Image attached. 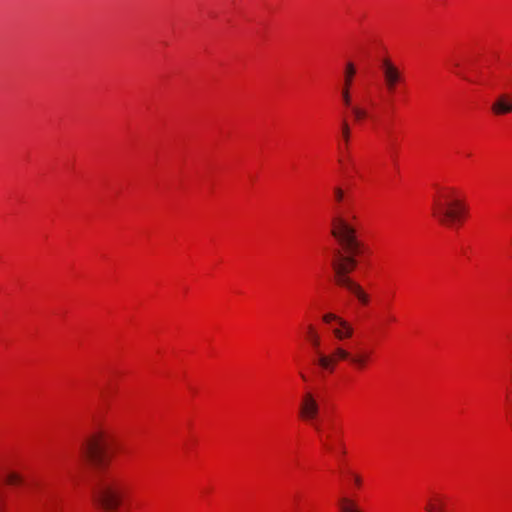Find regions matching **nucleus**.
Segmentation results:
<instances>
[{
    "instance_id": "nucleus-1",
    "label": "nucleus",
    "mask_w": 512,
    "mask_h": 512,
    "mask_svg": "<svg viewBox=\"0 0 512 512\" xmlns=\"http://www.w3.org/2000/svg\"><path fill=\"white\" fill-rule=\"evenodd\" d=\"M331 235L338 243L331 258L333 284L353 296L360 306L367 307L371 296L363 286L352 278V274L362 264H366L373 256L368 243L357 236L356 229L342 217H334L331 221Z\"/></svg>"
},
{
    "instance_id": "nucleus-2",
    "label": "nucleus",
    "mask_w": 512,
    "mask_h": 512,
    "mask_svg": "<svg viewBox=\"0 0 512 512\" xmlns=\"http://www.w3.org/2000/svg\"><path fill=\"white\" fill-rule=\"evenodd\" d=\"M466 193L454 186H438L432 196L430 215L441 228L459 231L471 218Z\"/></svg>"
},
{
    "instance_id": "nucleus-3",
    "label": "nucleus",
    "mask_w": 512,
    "mask_h": 512,
    "mask_svg": "<svg viewBox=\"0 0 512 512\" xmlns=\"http://www.w3.org/2000/svg\"><path fill=\"white\" fill-rule=\"evenodd\" d=\"M128 491V482L118 474L101 475L93 490V501L105 512H116Z\"/></svg>"
},
{
    "instance_id": "nucleus-4",
    "label": "nucleus",
    "mask_w": 512,
    "mask_h": 512,
    "mask_svg": "<svg viewBox=\"0 0 512 512\" xmlns=\"http://www.w3.org/2000/svg\"><path fill=\"white\" fill-rule=\"evenodd\" d=\"M322 451L326 454L345 458L348 451L344 440V429L339 418H328L325 426V438Z\"/></svg>"
},
{
    "instance_id": "nucleus-5",
    "label": "nucleus",
    "mask_w": 512,
    "mask_h": 512,
    "mask_svg": "<svg viewBox=\"0 0 512 512\" xmlns=\"http://www.w3.org/2000/svg\"><path fill=\"white\" fill-rule=\"evenodd\" d=\"M110 442L111 438L107 432L97 431L82 443L81 456L92 464L101 465Z\"/></svg>"
},
{
    "instance_id": "nucleus-6",
    "label": "nucleus",
    "mask_w": 512,
    "mask_h": 512,
    "mask_svg": "<svg viewBox=\"0 0 512 512\" xmlns=\"http://www.w3.org/2000/svg\"><path fill=\"white\" fill-rule=\"evenodd\" d=\"M380 69L385 89L389 95H394L400 86L405 85L406 79L403 70L390 58L386 57L382 60Z\"/></svg>"
},
{
    "instance_id": "nucleus-7",
    "label": "nucleus",
    "mask_w": 512,
    "mask_h": 512,
    "mask_svg": "<svg viewBox=\"0 0 512 512\" xmlns=\"http://www.w3.org/2000/svg\"><path fill=\"white\" fill-rule=\"evenodd\" d=\"M322 322L327 330L338 341L349 340L354 335V328L350 322L334 313H326L322 316Z\"/></svg>"
},
{
    "instance_id": "nucleus-8",
    "label": "nucleus",
    "mask_w": 512,
    "mask_h": 512,
    "mask_svg": "<svg viewBox=\"0 0 512 512\" xmlns=\"http://www.w3.org/2000/svg\"><path fill=\"white\" fill-rule=\"evenodd\" d=\"M319 414V405L315 398V396L311 392H306L303 394L301 403H300V409H299V416L300 418L306 422L307 424L318 428L317 426V419Z\"/></svg>"
},
{
    "instance_id": "nucleus-9",
    "label": "nucleus",
    "mask_w": 512,
    "mask_h": 512,
    "mask_svg": "<svg viewBox=\"0 0 512 512\" xmlns=\"http://www.w3.org/2000/svg\"><path fill=\"white\" fill-rule=\"evenodd\" d=\"M373 355V350L360 349L355 352L348 351V356L345 360L354 371L364 372L372 365Z\"/></svg>"
},
{
    "instance_id": "nucleus-10",
    "label": "nucleus",
    "mask_w": 512,
    "mask_h": 512,
    "mask_svg": "<svg viewBox=\"0 0 512 512\" xmlns=\"http://www.w3.org/2000/svg\"><path fill=\"white\" fill-rule=\"evenodd\" d=\"M357 70L353 62H347L344 70V81L341 91L342 101L344 106H350L351 94L350 89L353 85L354 78L356 76Z\"/></svg>"
},
{
    "instance_id": "nucleus-11",
    "label": "nucleus",
    "mask_w": 512,
    "mask_h": 512,
    "mask_svg": "<svg viewBox=\"0 0 512 512\" xmlns=\"http://www.w3.org/2000/svg\"><path fill=\"white\" fill-rule=\"evenodd\" d=\"M490 111L496 117L512 114V95L500 94L491 104Z\"/></svg>"
},
{
    "instance_id": "nucleus-12",
    "label": "nucleus",
    "mask_w": 512,
    "mask_h": 512,
    "mask_svg": "<svg viewBox=\"0 0 512 512\" xmlns=\"http://www.w3.org/2000/svg\"><path fill=\"white\" fill-rule=\"evenodd\" d=\"M348 356V351L342 347H337L329 355H322V370H327L329 373H333L337 365L344 361Z\"/></svg>"
},
{
    "instance_id": "nucleus-13",
    "label": "nucleus",
    "mask_w": 512,
    "mask_h": 512,
    "mask_svg": "<svg viewBox=\"0 0 512 512\" xmlns=\"http://www.w3.org/2000/svg\"><path fill=\"white\" fill-rule=\"evenodd\" d=\"M448 497L441 493H432L428 497L424 510L426 512H446Z\"/></svg>"
},
{
    "instance_id": "nucleus-14",
    "label": "nucleus",
    "mask_w": 512,
    "mask_h": 512,
    "mask_svg": "<svg viewBox=\"0 0 512 512\" xmlns=\"http://www.w3.org/2000/svg\"><path fill=\"white\" fill-rule=\"evenodd\" d=\"M350 111L353 117V122L355 124H362L367 120L375 119V116L371 114L366 108L361 107L359 105L350 104Z\"/></svg>"
},
{
    "instance_id": "nucleus-15",
    "label": "nucleus",
    "mask_w": 512,
    "mask_h": 512,
    "mask_svg": "<svg viewBox=\"0 0 512 512\" xmlns=\"http://www.w3.org/2000/svg\"><path fill=\"white\" fill-rule=\"evenodd\" d=\"M338 163L344 172H349L353 168V160L349 148L339 146Z\"/></svg>"
},
{
    "instance_id": "nucleus-16",
    "label": "nucleus",
    "mask_w": 512,
    "mask_h": 512,
    "mask_svg": "<svg viewBox=\"0 0 512 512\" xmlns=\"http://www.w3.org/2000/svg\"><path fill=\"white\" fill-rule=\"evenodd\" d=\"M338 508L340 512H363L358 503L348 497H342L338 501Z\"/></svg>"
},
{
    "instance_id": "nucleus-17",
    "label": "nucleus",
    "mask_w": 512,
    "mask_h": 512,
    "mask_svg": "<svg viewBox=\"0 0 512 512\" xmlns=\"http://www.w3.org/2000/svg\"><path fill=\"white\" fill-rule=\"evenodd\" d=\"M351 139V129L346 119H343L341 125V140L342 143L339 146L349 148V143Z\"/></svg>"
},
{
    "instance_id": "nucleus-18",
    "label": "nucleus",
    "mask_w": 512,
    "mask_h": 512,
    "mask_svg": "<svg viewBox=\"0 0 512 512\" xmlns=\"http://www.w3.org/2000/svg\"><path fill=\"white\" fill-rule=\"evenodd\" d=\"M305 338L315 347L318 345L317 331L312 325H308L304 331Z\"/></svg>"
},
{
    "instance_id": "nucleus-19",
    "label": "nucleus",
    "mask_w": 512,
    "mask_h": 512,
    "mask_svg": "<svg viewBox=\"0 0 512 512\" xmlns=\"http://www.w3.org/2000/svg\"><path fill=\"white\" fill-rule=\"evenodd\" d=\"M349 475H350V478H351V480L353 482L354 488L356 490H361L363 488V485H364V479H363L362 475L357 473V472H355V471H351L349 473Z\"/></svg>"
},
{
    "instance_id": "nucleus-20",
    "label": "nucleus",
    "mask_w": 512,
    "mask_h": 512,
    "mask_svg": "<svg viewBox=\"0 0 512 512\" xmlns=\"http://www.w3.org/2000/svg\"><path fill=\"white\" fill-rule=\"evenodd\" d=\"M398 322V319L395 314L393 313H387L383 316L382 319V325L385 327L391 326L393 324H396Z\"/></svg>"
},
{
    "instance_id": "nucleus-21",
    "label": "nucleus",
    "mask_w": 512,
    "mask_h": 512,
    "mask_svg": "<svg viewBox=\"0 0 512 512\" xmlns=\"http://www.w3.org/2000/svg\"><path fill=\"white\" fill-rule=\"evenodd\" d=\"M6 481L10 485H17L22 482V479L19 474L15 472H10L6 477Z\"/></svg>"
},
{
    "instance_id": "nucleus-22",
    "label": "nucleus",
    "mask_w": 512,
    "mask_h": 512,
    "mask_svg": "<svg viewBox=\"0 0 512 512\" xmlns=\"http://www.w3.org/2000/svg\"><path fill=\"white\" fill-rule=\"evenodd\" d=\"M344 197V192L340 187L334 189V199L336 202H341Z\"/></svg>"
},
{
    "instance_id": "nucleus-23",
    "label": "nucleus",
    "mask_w": 512,
    "mask_h": 512,
    "mask_svg": "<svg viewBox=\"0 0 512 512\" xmlns=\"http://www.w3.org/2000/svg\"><path fill=\"white\" fill-rule=\"evenodd\" d=\"M509 246L512 248V238L509 240Z\"/></svg>"
},
{
    "instance_id": "nucleus-24",
    "label": "nucleus",
    "mask_w": 512,
    "mask_h": 512,
    "mask_svg": "<svg viewBox=\"0 0 512 512\" xmlns=\"http://www.w3.org/2000/svg\"><path fill=\"white\" fill-rule=\"evenodd\" d=\"M301 377H302L303 380H306L305 375L302 374Z\"/></svg>"
}]
</instances>
